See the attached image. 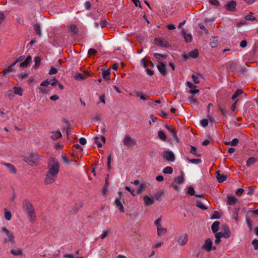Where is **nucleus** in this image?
Wrapping results in <instances>:
<instances>
[{
    "label": "nucleus",
    "mask_w": 258,
    "mask_h": 258,
    "mask_svg": "<svg viewBox=\"0 0 258 258\" xmlns=\"http://www.w3.org/2000/svg\"><path fill=\"white\" fill-rule=\"evenodd\" d=\"M23 210L26 212L29 221L34 222L35 221L36 215L33 205L28 201H25L23 203Z\"/></svg>",
    "instance_id": "nucleus-1"
},
{
    "label": "nucleus",
    "mask_w": 258,
    "mask_h": 258,
    "mask_svg": "<svg viewBox=\"0 0 258 258\" xmlns=\"http://www.w3.org/2000/svg\"><path fill=\"white\" fill-rule=\"evenodd\" d=\"M164 127L167 130V132L164 133L162 132V141H167L170 145L172 144V139L171 138H168L166 133L171 135L174 137L176 142L178 143L179 142V139L177 137L176 133L175 132L174 129L169 125L167 124H164Z\"/></svg>",
    "instance_id": "nucleus-2"
},
{
    "label": "nucleus",
    "mask_w": 258,
    "mask_h": 258,
    "mask_svg": "<svg viewBox=\"0 0 258 258\" xmlns=\"http://www.w3.org/2000/svg\"><path fill=\"white\" fill-rule=\"evenodd\" d=\"M40 160V157L36 153H32L28 155L25 156L24 160L31 166L37 165Z\"/></svg>",
    "instance_id": "nucleus-3"
},
{
    "label": "nucleus",
    "mask_w": 258,
    "mask_h": 258,
    "mask_svg": "<svg viewBox=\"0 0 258 258\" xmlns=\"http://www.w3.org/2000/svg\"><path fill=\"white\" fill-rule=\"evenodd\" d=\"M48 173L57 176L59 170L58 161L54 158L50 159L48 164Z\"/></svg>",
    "instance_id": "nucleus-4"
},
{
    "label": "nucleus",
    "mask_w": 258,
    "mask_h": 258,
    "mask_svg": "<svg viewBox=\"0 0 258 258\" xmlns=\"http://www.w3.org/2000/svg\"><path fill=\"white\" fill-rule=\"evenodd\" d=\"M141 63L143 64L144 68L146 69V71L148 75H153V71L148 68V67H150L151 68H154L155 67V64L152 61L150 60H146V57H144L141 60Z\"/></svg>",
    "instance_id": "nucleus-5"
},
{
    "label": "nucleus",
    "mask_w": 258,
    "mask_h": 258,
    "mask_svg": "<svg viewBox=\"0 0 258 258\" xmlns=\"http://www.w3.org/2000/svg\"><path fill=\"white\" fill-rule=\"evenodd\" d=\"M2 232H5L7 238L4 239V242H11L12 244L15 243V237L13 233L7 229L6 227H3L2 228Z\"/></svg>",
    "instance_id": "nucleus-6"
},
{
    "label": "nucleus",
    "mask_w": 258,
    "mask_h": 258,
    "mask_svg": "<svg viewBox=\"0 0 258 258\" xmlns=\"http://www.w3.org/2000/svg\"><path fill=\"white\" fill-rule=\"evenodd\" d=\"M214 21V18H211L210 19H205L204 24L200 23L199 24L198 26L201 29L203 30L205 32H208L209 31H211V30L208 29V26L212 24V23Z\"/></svg>",
    "instance_id": "nucleus-7"
},
{
    "label": "nucleus",
    "mask_w": 258,
    "mask_h": 258,
    "mask_svg": "<svg viewBox=\"0 0 258 258\" xmlns=\"http://www.w3.org/2000/svg\"><path fill=\"white\" fill-rule=\"evenodd\" d=\"M162 156L164 159L169 162H174L175 161V155L171 151L169 150L164 151L162 153Z\"/></svg>",
    "instance_id": "nucleus-8"
},
{
    "label": "nucleus",
    "mask_w": 258,
    "mask_h": 258,
    "mask_svg": "<svg viewBox=\"0 0 258 258\" xmlns=\"http://www.w3.org/2000/svg\"><path fill=\"white\" fill-rule=\"evenodd\" d=\"M212 240L210 238H208L205 240L204 244L202 246V248L208 252L211 251L212 249L215 250L216 247L212 246Z\"/></svg>",
    "instance_id": "nucleus-9"
},
{
    "label": "nucleus",
    "mask_w": 258,
    "mask_h": 258,
    "mask_svg": "<svg viewBox=\"0 0 258 258\" xmlns=\"http://www.w3.org/2000/svg\"><path fill=\"white\" fill-rule=\"evenodd\" d=\"M123 143L125 146L128 148L134 147L136 144V140L128 136L125 137Z\"/></svg>",
    "instance_id": "nucleus-10"
},
{
    "label": "nucleus",
    "mask_w": 258,
    "mask_h": 258,
    "mask_svg": "<svg viewBox=\"0 0 258 258\" xmlns=\"http://www.w3.org/2000/svg\"><path fill=\"white\" fill-rule=\"evenodd\" d=\"M57 177V175L54 174H51L48 172L46 174V177L45 179V183L46 184H49L52 183L55 181Z\"/></svg>",
    "instance_id": "nucleus-11"
},
{
    "label": "nucleus",
    "mask_w": 258,
    "mask_h": 258,
    "mask_svg": "<svg viewBox=\"0 0 258 258\" xmlns=\"http://www.w3.org/2000/svg\"><path fill=\"white\" fill-rule=\"evenodd\" d=\"M236 6V3L234 1H231L225 6V8L228 11H233L235 9Z\"/></svg>",
    "instance_id": "nucleus-12"
},
{
    "label": "nucleus",
    "mask_w": 258,
    "mask_h": 258,
    "mask_svg": "<svg viewBox=\"0 0 258 258\" xmlns=\"http://www.w3.org/2000/svg\"><path fill=\"white\" fill-rule=\"evenodd\" d=\"M187 235L186 234H183L179 237L177 241L180 245L182 246L187 243Z\"/></svg>",
    "instance_id": "nucleus-13"
},
{
    "label": "nucleus",
    "mask_w": 258,
    "mask_h": 258,
    "mask_svg": "<svg viewBox=\"0 0 258 258\" xmlns=\"http://www.w3.org/2000/svg\"><path fill=\"white\" fill-rule=\"evenodd\" d=\"M216 175L218 182L220 183H222L227 179V176L224 174H221L219 170L216 172Z\"/></svg>",
    "instance_id": "nucleus-14"
},
{
    "label": "nucleus",
    "mask_w": 258,
    "mask_h": 258,
    "mask_svg": "<svg viewBox=\"0 0 258 258\" xmlns=\"http://www.w3.org/2000/svg\"><path fill=\"white\" fill-rule=\"evenodd\" d=\"M161 221V216H160L155 221V224L157 226V234L158 236H161V228L160 225V223Z\"/></svg>",
    "instance_id": "nucleus-15"
},
{
    "label": "nucleus",
    "mask_w": 258,
    "mask_h": 258,
    "mask_svg": "<svg viewBox=\"0 0 258 258\" xmlns=\"http://www.w3.org/2000/svg\"><path fill=\"white\" fill-rule=\"evenodd\" d=\"M115 204L117 208L119 209V211L121 213L124 212V207L120 201L119 198H116L115 200Z\"/></svg>",
    "instance_id": "nucleus-16"
},
{
    "label": "nucleus",
    "mask_w": 258,
    "mask_h": 258,
    "mask_svg": "<svg viewBox=\"0 0 258 258\" xmlns=\"http://www.w3.org/2000/svg\"><path fill=\"white\" fill-rule=\"evenodd\" d=\"M154 56L157 59L159 60L158 64L157 65V67L160 73H161V54L155 53L154 54Z\"/></svg>",
    "instance_id": "nucleus-17"
},
{
    "label": "nucleus",
    "mask_w": 258,
    "mask_h": 258,
    "mask_svg": "<svg viewBox=\"0 0 258 258\" xmlns=\"http://www.w3.org/2000/svg\"><path fill=\"white\" fill-rule=\"evenodd\" d=\"M31 59V56L30 55L28 56L23 62L20 63V67L21 68L27 67L30 63Z\"/></svg>",
    "instance_id": "nucleus-18"
},
{
    "label": "nucleus",
    "mask_w": 258,
    "mask_h": 258,
    "mask_svg": "<svg viewBox=\"0 0 258 258\" xmlns=\"http://www.w3.org/2000/svg\"><path fill=\"white\" fill-rule=\"evenodd\" d=\"M144 201L146 205L150 206L153 204L154 201L153 198H150L147 196L144 197Z\"/></svg>",
    "instance_id": "nucleus-19"
},
{
    "label": "nucleus",
    "mask_w": 258,
    "mask_h": 258,
    "mask_svg": "<svg viewBox=\"0 0 258 258\" xmlns=\"http://www.w3.org/2000/svg\"><path fill=\"white\" fill-rule=\"evenodd\" d=\"M210 45L212 48L217 46L219 44V41L217 37H212V39H210Z\"/></svg>",
    "instance_id": "nucleus-20"
},
{
    "label": "nucleus",
    "mask_w": 258,
    "mask_h": 258,
    "mask_svg": "<svg viewBox=\"0 0 258 258\" xmlns=\"http://www.w3.org/2000/svg\"><path fill=\"white\" fill-rule=\"evenodd\" d=\"M181 36L187 43L192 41V38L190 33H181Z\"/></svg>",
    "instance_id": "nucleus-21"
},
{
    "label": "nucleus",
    "mask_w": 258,
    "mask_h": 258,
    "mask_svg": "<svg viewBox=\"0 0 258 258\" xmlns=\"http://www.w3.org/2000/svg\"><path fill=\"white\" fill-rule=\"evenodd\" d=\"M16 63H13L11 65H10L8 68L5 69L2 72V74L5 75L8 73H10L14 71L13 69V67L15 66Z\"/></svg>",
    "instance_id": "nucleus-22"
},
{
    "label": "nucleus",
    "mask_w": 258,
    "mask_h": 258,
    "mask_svg": "<svg viewBox=\"0 0 258 258\" xmlns=\"http://www.w3.org/2000/svg\"><path fill=\"white\" fill-rule=\"evenodd\" d=\"M237 201V199L233 196H228L227 197V204L228 205H233L236 203Z\"/></svg>",
    "instance_id": "nucleus-23"
},
{
    "label": "nucleus",
    "mask_w": 258,
    "mask_h": 258,
    "mask_svg": "<svg viewBox=\"0 0 258 258\" xmlns=\"http://www.w3.org/2000/svg\"><path fill=\"white\" fill-rule=\"evenodd\" d=\"M4 165L7 167L9 171L13 173H16L17 170L16 168L12 164L8 163H4Z\"/></svg>",
    "instance_id": "nucleus-24"
},
{
    "label": "nucleus",
    "mask_w": 258,
    "mask_h": 258,
    "mask_svg": "<svg viewBox=\"0 0 258 258\" xmlns=\"http://www.w3.org/2000/svg\"><path fill=\"white\" fill-rule=\"evenodd\" d=\"M87 75H84L80 73H77L74 76V79L76 80H84L87 78Z\"/></svg>",
    "instance_id": "nucleus-25"
},
{
    "label": "nucleus",
    "mask_w": 258,
    "mask_h": 258,
    "mask_svg": "<svg viewBox=\"0 0 258 258\" xmlns=\"http://www.w3.org/2000/svg\"><path fill=\"white\" fill-rule=\"evenodd\" d=\"M220 222L218 221H215L212 225L211 229L213 233L217 232L219 230Z\"/></svg>",
    "instance_id": "nucleus-26"
},
{
    "label": "nucleus",
    "mask_w": 258,
    "mask_h": 258,
    "mask_svg": "<svg viewBox=\"0 0 258 258\" xmlns=\"http://www.w3.org/2000/svg\"><path fill=\"white\" fill-rule=\"evenodd\" d=\"M62 135L59 131H57L55 132L52 133V135L51 136V139L52 140H56L57 139L61 137Z\"/></svg>",
    "instance_id": "nucleus-27"
},
{
    "label": "nucleus",
    "mask_w": 258,
    "mask_h": 258,
    "mask_svg": "<svg viewBox=\"0 0 258 258\" xmlns=\"http://www.w3.org/2000/svg\"><path fill=\"white\" fill-rule=\"evenodd\" d=\"M10 252L16 256L21 255L23 254L22 249L21 248H18L17 249H11Z\"/></svg>",
    "instance_id": "nucleus-28"
},
{
    "label": "nucleus",
    "mask_w": 258,
    "mask_h": 258,
    "mask_svg": "<svg viewBox=\"0 0 258 258\" xmlns=\"http://www.w3.org/2000/svg\"><path fill=\"white\" fill-rule=\"evenodd\" d=\"M239 142V140L237 138L233 139L231 141L225 142V144L227 146H235Z\"/></svg>",
    "instance_id": "nucleus-29"
},
{
    "label": "nucleus",
    "mask_w": 258,
    "mask_h": 258,
    "mask_svg": "<svg viewBox=\"0 0 258 258\" xmlns=\"http://www.w3.org/2000/svg\"><path fill=\"white\" fill-rule=\"evenodd\" d=\"M13 89L14 94L18 95L19 96H22L23 95V90L22 88L18 87H14Z\"/></svg>",
    "instance_id": "nucleus-30"
},
{
    "label": "nucleus",
    "mask_w": 258,
    "mask_h": 258,
    "mask_svg": "<svg viewBox=\"0 0 258 258\" xmlns=\"http://www.w3.org/2000/svg\"><path fill=\"white\" fill-rule=\"evenodd\" d=\"M255 18L254 17V16H253V14L251 13H250L248 15H247L245 18V20L241 21L240 22V23L242 24H244L245 23V21H246V20H250V21H251V20H254Z\"/></svg>",
    "instance_id": "nucleus-31"
},
{
    "label": "nucleus",
    "mask_w": 258,
    "mask_h": 258,
    "mask_svg": "<svg viewBox=\"0 0 258 258\" xmlns=\"http://www.w3.org/2000/svg\"><path fill=\"white\" fill-rule=\"evenodd\" d=\"M82 206V204H77L76 205L74 208H73L71 210H70V213L72 214H74L76 213Z\"/></svg>",
    "instance_id": "nucleus-32"
},
{
    "label": "nucleus",
    "mask_w": 258,
    "mask_h": 258,
    "mask_svg": "<svg viewBox=\"0 0 258 258\" xmlns=\"http://www.w3.org/2000/svg\"><path fill=\"white\" fill-rule=\"evenodd\" d=\"M196 205L197 207H198V208H199L202 210H206L208 209V207H206V206H205V205L203 203V202H202L201 201H200L199 200H197L196 201Z\"/></svg>",
    "instance_id": "nucleus-33"
},
{
    "label": "nucleus",
    "mask_w": 258,
    "mask_h": 258,
    "mask_svg": "<svg viewBox=\"0 0 258 258\" xmlns=\"http://www.w3.org/2000/svg\"><path fill=\"white\" fill-rule=\"evenodd\" d=\"M5 218L7 221H10L12 218V214L10 211H8L7 209H4Z\"/></svg>",
    "instance_id": "nucleus-34"
},
{
    "label": "nucleus",
    "mask_w": 258,
    "mask_h": 258,
    "mask_svg": "<svg viewBox=\"0 0 258 258\" xmlns=\"http://www.w3.org/2000/svg\"><path fill=\"white\" fill-rule=\"evenodd\" d=\"M190 148L191 149L190 151V153L191 154H192V155H195L196 157H199L201 156V155L197 153V149L195 147L190 146Z\"/></svg>",
    "instance_id": "nucleus-35"
},
{
    "label": "nucleus",
    "mask_w": 258,
    "mask_h": 258,
    "mask_svg": "<svg viewBox=\"0 0 258 258\" xmlns=\"http://www.w3.org/2000/svg\"><path fill=\"white\" fill-rule=\"evenodd\" d=\"M110 71L108 70H105L102 72V76L105 80H109V76L110 75Z\"/></svg>",
    "instance_id": "nucleus-36"
},
{
    "label": "nucleus",
    "mask_w": 258,
    "mask_h": 258,
    "mask_svg": "<svg viewBox=\"0 0 258 258\" xmlns=\"http://www.w3.org/2000/svg\"><path fill=\"white\" fill-rule=\"evenodd\" d=\"M146 185L144 183H142L140 185V186H139V188L137 190V194H140L141 193H142L146 189Z\"/></svg>",
    "instance_id": "nucleus-37"
},
{
    "label": "nucleus",
    "mask_w": 258,
    "mask_h": 258,
    "mask_svg": "<svg viewBox=\"0 0 258 258\" xmlns=\"http://www.w3.org/2000/svg\"><path fill=\"white\" fill-rule=\"evenodd\" d=\"M242 93H243V91L241 89H237L232 96V99L234 100L239 95L241 94Z\"/></svg>",
    "instance_id": "nucleus-38"
},
{
    "label": "nucleus",
    "mask_w": 258,
    "mask_h": 258,
    "mask_svg": "<svg viewBox=\"0 0 258 258\" xmlns=\"http://www.w3.org/2000/svg\"><path fill=\"white\" fill-rule=\"evenodd\" d=\"M256 162V159L254 157H250L248 158L246 161V165L249 167Z\"/></svg>",
    "instance_id": "nucleus-39"
},
{
    "label": "nucleus",
    "mask_w": 258,
    "mask_h": 258,
    "mask_svg": "<svg viewBox=\"0 0 258 258\" xmlns=\"http://www.w3.org/2000/svg\"><path fill=\"white\" fill-rule=\"evenodd\" d=\"M162 172L165 174H171L173 172V169L170 166H167L164 168Z\"/></svg>",
    "instance_id": "nucleus-40"
},
{
    "label": "nucleus",
    "mask_w": 258,
    "mask_h": 258,
    "mask_svg": "<svg viewBox=\"0 0 258 258\" xmlns=\"http://www.w3.org/2000/svg\"><path fill=\"white\" fill-rule=\"evenodd\" d=\"M189 55L192 58H196L198 56L199 52L198 50L195 49L189 53Z\"/></svg>",
    "instance_id": "nucleus-41"
},
{
    "label": "nucleus",
    "mask_w": 258,
    "mask_h": 258,
    "mask_svg": "<svg viewBox=\"0 0 258 258\" xmlns=\"http://www.w3.org/2000/svg\"><path fill=\"white\" fill-rule=\"evenodd\" d=\"M223 237H224L225 238H228L229 237H230V236H231V232L229 230V228H227V229H225V231L224 232H223Z\"/></svg>",
    "instance_id": "nucleus-42"
},
{
    "label": "nucleus",
    "mask_w": 258,
    "mask_h": 258,
    "mask_svg": "<svg viewBox=\"0 0 258 258\" xmlns=\"http://www.w3.org/2000/svg\"><path fill=\"white\" fill-rule=\"evenodd\" d=\"M187 160H188L190 163L193 164H200L201 163L202 160L200 159H189L188 157L186 158Z\"/></svg>",
    "instance_id": "nucleus-43"
},
{
    "label": "nucleus",
    "mask_w": 258,
    "mask_h": 258,
    "mask_svg": "<svg viewBox=\"0 0 258 258\" xmlns=\"http://www.w3.org/2000/svg\"><path fill=\"white\" fill-rule=\"evenodd\" d=\"M94 143L97 145L98 148H101L102 146L99 137H95L94 138Z\"/></svg>",
    "instance_id": "nucleus-44"
},
{
    "label": "nucleus",
    "mask_w": 258,
    "mask_h": 258,
    "mask_svg": "<svg viewBox=\"0 0 258 258\" xmlns=\"http://www.w3.org/2000/svg\"><path fill=\"white\" fill-rule=\"evenodd\" d=\"M239 209H240L239 208H236V209H235V210L234 212L233 218L236 221H237L238 220V212H239Z\"/></svg>",
    "instance_id": "nucleus-45"
},
{
    "label": "nucleus",
    "mask_w": 258,
    "mask_h": 258,
    "mask_svg": "<svg viewBox=\"0 0 258 258\" xmlns=\"http://www.w3.org/2000/svg\"><path fill=\"white\" fill-rule=\"evenodd\" d=\"M49 83L52 86H55L58 84V81L53 78L52 79L49 80Z\"/></svg>",
    "instance_id": "nucleus-46"
},
{
    "label": "nucleus",
    "mask_w": 258,
    "mask_h": 258,
    "mask_svg": "<svg viewBox=\"0 0 258 258\" xmlns=\"http://www.w3.org/2000/svg\"><path fill=\"white\" fill-rule=\"evenodd\" d=\"M35 61V68L38 67L41 62V58L39 56H36L34 58Z\"/></svg>",
    "instance_id": "nucleus-47"
},
{
    "label": "nucleus",
    "mask_w": 258,
    "mask_h": 258,
    "mask_svg": "<svg viewBox=\"0 0 258 258\" xmlns=\"http://www.w3.org/2000/svg\"><path fill=\"white\" fill-rule=\"evenodd\" d=\"M255 188L254 186H251L248 187V191L247 193V195L248 196H251L253 194V190Z\"/></svg>",
    "instance_id": "nucleus-48"
},
{
    "label": "nucleus",
    "mask_w": 258,
    "mask_h": 258,
    "mask_svg": "<svg viewBox=\"0 0 258 258\" xmlns=\"http://www.w3.org/2000/svg\"><path fill=\"white\" fill-rule=\"evenodd\" d=\"M97 51L96 49H95L94 48H90L88 50V55H95L97 53Z\"/></svg>",
    "instance_id": "nucleus-49"
},
{
    "label": "nucleus",
    "mask_w": 258,
    "mask_h": 258,
    "mask_svg": "<svg viewBox=\"0 0 258 258\" xmlns=\"http://www.w3.org/2000/svg\"><path fill=\"white\" fill-rule=\"evenodd\" d=\"M208 119H203L201 120V124L203 127H206L208 124Z\"/></svg>",
    "instance_id": "nucleus-50"
},
{
    "label": "nucleus",
    "mask_w": 258,
    "mask_h": 258,
    "mask_svg": "<svg viewBox=\"0 0 258 258\" xmlns=\"http://www.w3.org/2000/svg\"><path fill=\"white\" fill-rule=\"evenodd\" d=\"M14 91L10 90L7 92L6 95L9 97L10 99H12L14 96Z\"/></svg>",
    "instance_id": "nucleus-51"
},
{
    "label": "nucleus",
    "mask_w": 258,
    "mask_h": 258,
    "mask_svg": "<svg viewBox=\"0 0 258 258\" xmlns=\"http://www.w3.org/2000/svg\"><path fill=\"white\" fill-rule=\"evenodd\" d=\"M187 192L191 196H195V190L194 188L190 186L188 188Z\"/></svg>",
    "instance_id": "nucleus-52"
},
{
    "label": "nucleus",
    "mask_w": 258,
    "mask_h": 258,
    "mask_svg": "<svg viewBox=\"0 0 258 258\" xmlns=\"http://www.w3.org/2000/svg\"><path fill=\"white\" fill-rule=\"evenodd\" d=\"M219 109L222 115H223L224 116H226L227 114V111L225 108L219 106Z\"/></svg>",
    "instance_id": "nucleus-53"
},
{
    "label": "nucleus",
    "mask_w": 258,
    "mask_h": 258,
    "mask_svg": "<svg viewBox=\"0 0 258 258\" xmlns=\"http://www.w3.org/2000/svg\"><path fill=\"white\" fill-rule=\"evenodd\" d=\"M70 31L71 32H77L78 31V28L75 25H72L70 26Z\"/></svg>",
    "instance_id": "nucleus-54"
},
{
    "label": "nucleus",
    "mask_w": 258,
    "mask_h": 258,
    "mask_svg": "<svg viewBox=\"0 0 258 258\" xmlns=\"http://www.w3.org/2000/svg\"><path fill=\"white\" fill-rule=\"evenodd\" d=\"M252 244L253 245L254 248L255 250L258 249V240L254 239L252 242Z\"/></svg>",
    "instance_id": "nucleus-55"
},
{
    "label": "nucleus",
    "mask_w": 258,
    "mask_h": 258,
    "mask_svg": "<svg viewBox=\"0 0 258 258\" xmlns=\"http://www.w3.org/2000/svg\"><path fill=\"white\" fill-rule=\"evenodd\" d=\"M176 182L178 184H181L184 181V178L182 176H178L175 179Z\"/></svg>",
    "instance_id": "nucleus-56"
},
{
    "label": "nucleus",
    "mask_w": 258,
    "mask_h": 258,
    "mask_svg": "<svg viewBox=\"0 0 258 258\" xmlns=\"http://www.w3.org/2000/svg\"><path fill=\"white\" fill-rule=\"evenodd\" d=\"M57 73V70L53 67H51L49 70V74L50 75H54Z\"/></svg>",
    "instance_id": "nucleus-57"
},
{
    "label": "nucleus",
    "mask_w": 258,
    "mask_h": 258,
    "mask_svg": "<svg viewBox=\"0 0 258 258\" xmlns=\"http://www.w3.org/2000/svg\"><path fill=\"white\" fill-rule=\"evenodd\" d=\"M209 3L214 6H218L220 5V3L218 0H209Z\"/></svg>",
    "instance_id": "nucleus-58"
},
{
    "label": "nucleus",
    "mask_w": 258,
    "mask_h": 258,
    "mask_svg": "<svg viewBox=\"0 0 258 258\" xmlns=\"http://www.w3.org/2000/svg\"><path fill=\"white\" fill-rule=\"evenodd\" d=\"M150 118H151V120L149 121V123L150 124H151L152 122H155L158 120V118L152 114L150 115Z\"/></svg>",
    "instance_id": "nucleus-59"
},
{
    "label": "nucleus",
    "mask_w": 258,
    "mask_h": 258,
    "mask_svg": "<svg viewBox=\"0 0 258 258\" xmlns=\"http://www.w3.org/2000/svg\"><path fill=\"white\" fill-rule=\"evenodd\" d=\"M61 157H62V159L64 163H66L67 164H68V165L71 164V163L69 161L68 158L66 156L62 155L61 156Z\"/></svg>",
    "instance_id": "nucleus-60"
},
{
    "label": "nucleus",
    "mask_w": 258,
    "mask_h": 258,
    "mask_svg": "<svg viewBox=\"0 0 258 258\" xmlns=\"http://www.w3.org/2000/svg\"><path fill=\"white\" fill-rule=\"evenodd\" d=\"M167 74V69L166 64L162 62V76H164Z\"/></svg>",
    "instance_id": "nucleus-61"
},
{
    "label": "nucleus",
    "mask_w": 258,
    "mask_h": 258,
    "mask_svg": "<svg viewBox=\"0 0 258 258\" xmlns=\"http://www.w3.org/2000/svg\"><path fill=\"white\" fill-rule=\"evenodd\" d=\"M247 41L246 40H242L240 43V46L241 48H245L247 46Z\"/></svg>",
    "instance_id": "nucleus-62"
},
{
    "label": "nucleus",
    "mask_w": 258,
    "mask_h": 258,
    "mask_svg": "<svg viewBox=\"0 0 258 258\" xmlns=\"http://www.w3.org/2000/svg\"><path fill=\"white\" fill-rule=\"evenodd\" d=\"M244 192V189L243 188H238L236 191V194L237 196H241Z\"/></svg>",
    "instance_id": "nucleus-63"
},
{
    "label": "nucleus",
    "mask_w": 258,
    "mask_h": 258,
    "mask_svg": "<svg viewBox=\"0 0 258 258\" xmlns=\"http://www.w3.org/2000/svg\"><path fill=\"white\" fill-rule=\"evenodd\" d=\"M79 143L82 145H85L87 143L86 139L84 138H81L79 139Z\"/></svg>",
    "instance_id": "nucleus-64"
}]
</instances>
